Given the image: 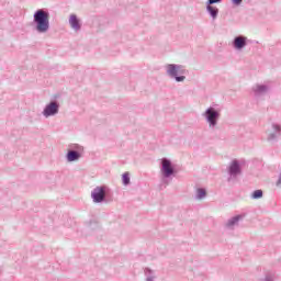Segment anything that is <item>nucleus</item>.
Instances as JSON below:
<instances>
[{
    "instance_id": "obj_4",
    "label": "nucleus",
    "mask_w": 281,
    "mask_h": 281,
    "mask_svg": "<svg viewBox=\"0 0 281 281\" xmlns=\"http://www.w3.org/2000/svg\"><path fill=\"white\" fill-rule=\"evenodd\" d=\"M206 120L211 124V126H216V120H218V112H216L213 108H210L205 112Z\"/></svg>"
},
{
    "instance_id": "obj_10",
    "label": "nucleus",
    "mask_w": 281,
    "mask_h": 281,
    "mask_svg": "<svg viewBox=\"0 0 281 281\" xmlns=\"http://www.w3.org/2000/svg\"><path fill=\"white\" fill-rule=\"evenodd\" d=\"M67 159L68 161H76L77 159H80V155L78 154V151H68V155H67Z\"/></svg>"
},
{
    "instance_id": "obj_14",
    "label": "nucleus",
    "mask_w": 281,
    "mask_h": 281,
    "mask_svg": "<svg viewBox=\"0 0 281 281\" xmlns=\"http://www.w3.org/2000/svg\"><path fill=\"white\" fill-rule=\"evenodd\" d=\"M206 194L205 189H198V199H205Z\"/></svg>"
},
{
    "instance_id": "obj_16",
    "label": "nucleus",
    "mask_w": 281,
    "mask_h": 281,
    "mask_svg": "<svg viewBox=\"0 0 281 281\" xmlns=\"http://www.w3.org/2000/svg\"><path fill=\"white\" fill-rule=\"evenodd\" d=\"M210 5L214 4V3H221V0H209Z\"/></svg>"
},
{
    "instance_id": "obj_15",
    "label": "nucleus",
    "mask_w": 281,
    "mask_h": 281,
    "mask_svg": "<svg viewBox=\"0 0 281 281\" xmlns=\"http://www.w3.org/2000/svg\"><path fill=\"white\" fill-rule=\"evenodd\" d=\"M254 199H261L262 190H256L252 194Z\"/></svg>"
},
{
    "instance_id": "obj_5",
    "label": "nucleus",
    "mask_w": 281,
    "mask_h": 281,
    "mask_svg": "<svg viewBox=\"0 0 281 281\" xmlns=\"http://www.w3.org/2000/svg\"><path fill=\"white\" fill-rule=\"evenodd\" d=\"M58 113V105L56 102H50L48 105H46L43 114L45 117H49L50 115H56Z\"/></svg>"
},
{
    "instance_id": "obj_1",
    "label": "nucleus",
    "mask_w": 281,
    "mask_h": 281,
    "mask_svg": "<svg viewBox=\"0 0 281 281\" xmlns=\"http://www.w3.org/2000/svg\"><path fill=\"white\" fill-rule=\"evenodd\" d=\"M34 22L36 23L37 32H47L49 30V13L41 9L37 10L34 13Z\"/></svg>"
},
{
    "instance_id": "obj_9",
    "label": "nucleus",
    "mask_w": 281,
    "mask_h": 281,
    "mask_svg": "<svg viewBox=\"0 0 281 281\" xmlns=\"http://www.w3.org/2000/svg\"><path fill=\"white\" fill-rule=\"evenodd\" d=\"M231 175H238L240 172V166H238V162L234 160L229 167Z\"/></svg>"
},
{
    "instance_id": "obj_12",
    "label": "nucleus",
    "mask_w": 281,
    "mask_h": 281,
    "mask_svg": "<svg viewBox=\"0 0 281 281\" xmlns=\"http://www.w3.org/2000/svg\"><path fill=\"white\" fill-rule=\"evenodd\" d=\"M241 216L237 215L235 217H233L231 221H228L227 225L228 227H232L233 225H236V223H238V221H240Z\"/></svg>"
},
{
    "instance_id": "obj_17",
    "label": "nucleus",
    "mask_w": 281,
    "mask_h": 281,
    "mask_svg": "<svg viewBox=\"0 0 281 281\" xmlns=\"http://www.w3.org/2000/svg\"><path fill=\"white\" fill-rule=\"evenodd\" d=\"M234 3H236V5H240V3H243V0H233Z\"/></svg>"
},
{
    "instance_id": "obj_7",
    "label": "nucleus",
    "mask_w": 281,
    "mask_h": 281,
    "mask_svg": "<svg viewBox=\"0 0 281 281\" xmlns=\"http://www.w3.org/2000/svg\"><path fill=\"white\" fill-rule=\"evenodd\" d=\"M236 49H243L247 45V37L238 36L234 41Z\"/></svg>"
},
{
    "instance_id": "obj_11",
    "label": "nucleus",
    "mask_w": 281,
    "mask_h": 281,
    "mask_svg": "<svg viewBox=\"0 0 281 281\" xmlns=\"http://www.w3.org/2000/svg\"><path fill=\"white\" fill-rule=\"evenodd\" d=\"M206 10H207V12H210V14L213 19H216V16H218V8L213 7V5H207Z\"/></svg>"
},
{
    "instance_id": "obj_2",
    "label": "nucleus",
    "mask_w": 281,
    "mask_h": 281,
    "mask_svg": "<svg viewBox=\"0 0 281 281\" xmlns=\"http://www.w3.org/2000/svg\"><path fill=\"white\" fill-rule=\"evenodd\" d=\"M167 74L171 76L172 78H176L177 82H183L186 80V76H179V74H186V70L183 69V66H177L169 64L167 66Z\"/></svg>"
},
{
    "instance_id": "obj_8",
    "label": "nucleus",
    "mask_w": 281,
    "mask_h": 281,
    "mask_svg": "<svg viewBox=\"0 0 281 281\" xmlns=\"http://www.w3.org/2000/svg\"><path fill=\"white\" fill-rule=\"evenodd\" d=\"M69 23L74 30L80 27V21H78V18L75 14L70 15Z\"/></svg>"
},
{
    "instance_id": "obj_6",
    "label": "nucleus",
    "mask_w": 281,
    "mask_h": 281,
    "mask_svg": "<svg viewBox=\"0 0 281 281\" xmlns=\"http://www.w3.org/2000/svg\"><path fill=\"white\" fill-rule=\"evenodd\" d=\"M162 172L165 177H170L175 172V169L172 168V162H170V160L162 159Z\"/></svg>"
},
{
    "instance_id": "obj_18",
    "label": "nucleus",
    "mask_w": 281,
    "mask_h": 281,
    "mask_svg": "<svg viewBox=\"0 0 281 281\" xmlns=\"http://www.w3.org/2000/svg\"><path fill=\"white\" fill-rule=\"evenodd\" d=\"M259 91H265V87H260V88H259Z\"/></svg>"
},
{
    "instance_id": "obj_3",
    "label": "nucleus",
    "mask_w": 281,
    "mask_h": 281,
    "mask_svg": "<svg viewBox=\"0 0 281 281\" xmlns=\"http://www.w3.org/2000/svg\"><path fill=\"white\" fill-rule=\"evenodd\" d=\"M91 196H92L94 203H102L104 201V196H106V188L105 187H97L92 191Z\"/></svg>"
},
{
    "instance_id": "obj_13",
    "label": "nucleus",
    "mask_w": 281,
    "mask_h": 281,
    "mask_svg": "<svg viewBox=\"0 0 281 281\" xmlns=\"http://www.w3.org/2000/svg\"><path fill=\"white\" fill-rule=\"evenodd\" d=\"M122 181L124 186H128V183H131V177H128V172L123 173Z\"/></svg>"
}]
</instances>
